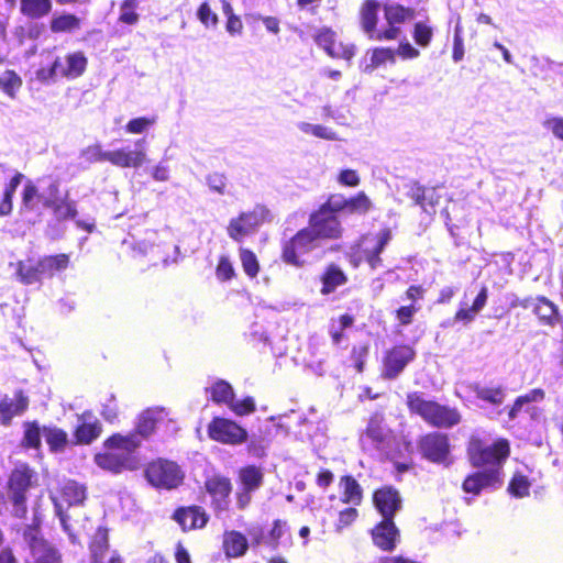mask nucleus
<instances>
[{"label":"nucleus","instance_id":"1","mask_svg":"<svg viewBox=\"0 0 563 563\" xmlns=\"http://www.w3.org/2000/svg\"><path fill=\"white\" fill-rule=\"evenodd\" d=\"M141 446V439L136 434L115 433L104 443V452L95 455V463L102 470L120 473L123 470L136 467L135 452Z\"/></svg>","mask_w":563,"mask_h":563},{"label":"nucleus","instance_id":"2","mask_svg":"<svg viewBox=\"0 0 563 563\" xmlns=\"http://www.w3.org/2000/svg\"><path fill=\"white\" fill-rule=\"evenodd\" d=\"M81 157L88 163L109 162L120 168H139L147 161L145 140H137L134 148L121 147L113 151H104L101 144L96 143L82 150Z\"/></svg>","mask_w":563,"mask_h":563},{"label":"nucleus","instance_id":"3","mask_svg":"<svg viewBox=\"0 0 563 563\" xmlns=\"http://www.w3.org/2000/svg\"><path fill=\"white\" fill-rule=\"evenodd\" d=\"M407 404L411 412L419 415L433 427L451 428L461 421V415L457 409L427 400L418 393L409 394L407 396Z\"/></svg>","mask_w":563,"mask_h":563},{"label":"nucleus","instance_id":"4","mask_svg":"<svg viewBox=\"0 0 563 563\" xmlns=\"http://www.w3.org/2000/svg\"><path fill=\"white\" fill-rule=\"evenodd\" d=\"M468 455L475 467L488 473L496 471L497 477L501 478L503 464L509 455V443L506 440H497L493 444H484L473 439L468 445Z\"/></svg>","mask_w":563,"mask_h":563},{"label":"nucleus","instance_id":"5","mask_svg":"<svg viewBox=\"0 0 563 563\" xmlns=\"http://www.w3.org/2000/svg\"><path fill=\"white\" fill-rule=\"evenodd\" d=\"M58 190L59 184L52 178L27 179L22 191V212L41 216L44 209H49L57 201Z\"/></svg>","mask_w":563,"mask_h":563},{"label":"nucleus","instance_id":"6","mask_svg":"<svg viewBox=\"0 0 563 563\" xmlns=\"http://www.w3.org/2000/svg\"><path fill=\"white\" fill-rule=\"evenodd\" d=\"M321 246L322 243L313 231L309 227L303 228L284 243L283 260L287 264L301 267L306 263L305 256Z\"/></svg>","mask_w":563,"mask_h":563},{"label":"nucleus","instance_id":"7","mask_svg":"<svg viewBox=\"0 0 563 563\" xmlns=\"http://www.w3.org/2000/svg\"><path fill=\"white\" fill-rule=\"evenodd\" d=\"M36 481L35 473L26 464H18L9 478V497L13 503V512L22 518L26 514L25 493Z\"/></svg>","mask_w":563,"mask_h":563},{"label":"nucleus","instance_id":"8","mask_svg":"<svg viewBox=\"0 0 563 563\" xmlns=\"http://www.w3.org/2000/svg\"><path fill=\"white\" fill-rule=\"evenodd\" d=\"M266 221H271L269 210L262 205H257L251 211L242 212L239 217L230 220L228 225V235L236 242L245 236L253 234Z\"/></svg>","mask_w":563,"mask_h":563},{"label":"nucleus","instance_id":"9","mask_svg":"<svg viewBox=\"0 0 563 563\" xmlns=\"http://www.w3.org/2000/svg\"><path fill=\"white\" fill-rule=\"evenodd\" d=\"M145 475L153 486L166 489L177 487L184 478L180 467L175 462L167 460L152 462L147 466Z\"/></svg>","mask_w":563,"mask_h":563},{"label":"nucleus","instance_id":"10","mask_svg":"<svg viewBox=\"0 0 563 563\" xmlns=\"http://www.w3.org/2000/svg\"><path fill=\"white\" fill-rule=\"evenodd\" d=\"M379 3L374 0H366L360 10L361 26L364 33L371 40H396L400 35V29H386L378 31L376 29L378 21Z\"/></svg>","mask_w":563,"mask_h":563},{"label":"nucleus","instance_id":"11","mask_svg":"<svg viewBox=\"0 0 563 563\" xmlns=\"http://www.w3.org/2000/svg\"><path fill=\"white\" fill-rule=\"evenodd\" d=\"M208 435L211 440L230 445H239L247 440V432L236 422L214 417L208 424Z\"/></svg>","mask_w":563,"mask_h":563},{"label":"nucleus","instance_id":"12","mask_svg":"<svg viewBox=\"0 0 563 563\" xmlns=\"http://www.w3.org/2000/svg\"><path fill=\"white\" fill-rule=\"evenodd\" d=\"M419 449L423 457L427 460L449 465L450 459V444L446 434L432 432L422 437L419 441Z\"/></svg>","mask_w":563,"mask_h":563},{"label":"nucleus","instance_id":"13","mask_svg":"<svg viewBox=\"0 0 563 563\" xmlns=\"http://www.w3.org/2000/svg\"><path fill=\"white\" fill-rule=\"evenodd\" d=\"M391 440L390 430L384 424L380 415H374L366 428V431L361 435V443L364 449H375L382 453H387Z\"/></svg>","mask_w":563,"mask_h":563},{"label":"nucleus","instance_id":"14","mask_svg":"<svg viewBox=\"0 0 563 563\" xmlns=\"http://www.w3.org/2000/svg\"><path fill=\"white\" fill-rule=\"evenodd\" d=\"M309 228L321 243L323 240L339 239L342 234V227L336 214L325 209H319L311 213Z\"/></svg>","mask_w":563,"mask_h":563},{"label":"nucleus","instance_id":"15","mask_svg":"<svg viewBox=\"0 0 563 563\" xmlns=\"http://www.w3.org/2000/svg\"><path fill=\"white\" fill-rule=\"evenodd\" d=\"M313 38L316 44L333 58L350 60L355 55V46L350 43H336L335 33L329 27L319 29Z\"/></svg>","mask_w":563,"mask_h":563},{"label":"nucleus","instance_id":"16","mask_svg":"<svg viewBox=\"0 0 563 563\" xmlns=\"http://www.w3.org/2000/svg\"><path fill=\"white\" fill-rule=\"evenodd\" d=\"M87 58L82 52H74L64 58H56L49 69V77H66L75 79L80 77L87 67Z\"/></svg>","mask_w":563,"mask_h":563},{"label":"nucleus","instance_id":"17","mask_svg":"<svg viewBox=\"0 0 563 563\" xmlns=\"http://www.w3.org/2000/svg\"><path fill=\"white\" fill-rule=\"evenodd\" d=\"M415 356L416 352L409 345H397L390 349L384 357V377L396 378Z\"/></svg>","mask_w":563,"mask_h":563},{"label":"nucleus","instance_id":"18","mask_svg":"<svg viewBox=\"0 0 563 563\" xmlns=\"http://www.w3.org/2000/svg\"><path fill=\"white\" fill-rule=\"evenodd\" d=\"M25 539L30 544V558L27 563H60L57 551L46 541L37 537V530L30 528L25 532Z\"/></svg>","mask_w":563,"mask_h":563},{"label":"nucleus","instance_id":"19","mask_svg":"<svg viewBox=\"0 0 563 563\" xmlns=\"http://www.w3.org/2000/svg\"><path fill=\"white\" fill-rule=\"evenodd\" d=\"M206 489L212 498L213 507L218 515L225 511L229 506L231 483L227 477L212 476L206 482Z\"/></svg>","mask_w":563,"mask_h":563},{"label":"nucleus","instance_id":"20","mask_svg":"<svg viewBox=\"0 0 563 563\" xmlns=\"http://www.w3.org/2000/svg\"><path fill=\"white\" fill-rule=\"evenodd\" d=\"M167 416L168 412L165 408H148L139 416L135 431L129 432L128 434H136L142 442L154 432L156 423Z\"/></svg>","mask_w":563,"mask_h":563},{"label":"nucleus","instance_id":"21","mask_svg":"<svg viewBox=\"0 0 563 563\" xmlns=\"http://www.w3.org/2000/svg\"><path fill=\"white\" fill-rule=\"evenodd\" d=\"M374 504L377 510L383 516V519L393 520L396 511H398L400 508L401 499L396 489H393L391 487H386L375 492Z\"/></svg>","mask_w":563,"mask_h":563},{"label":"nucleus","instance_id":"22","mask_svg":"<svg viewBox=\"0 0 563 563\" xmlns=\"http://www.w3.org/2000/svg\"><path fill=\"white\" fill-rule=\"evenodd\" d=\"M467 294L465 292L464 299H466ZM488 299V289L486 286H482L477 296L475 297L472 306L468 305L466 300H462L460 302V308L454 316V321L463 322L464 324H468L474 321L477 313H479L487 303Z\"/></svg>","mask_w":563,"mask_h":563},{"label":"nucleus","instance_id":"23","mask_svg":"<svg viewBox=\"0 0 563 563\" xmlns=\"http://www.w3.org/2000/svg\"><path fill=\"white\" fill-rule=\"evenodd\" d=\"M372 537L378 548L385 551H391L399 540V531L393 520L383 519L382 522L372 530Z\"/></svg>","mask_w":563,"mask_h":563},{"label":"nucleus","instance_id":"24","mask_svg":"<svg viewBox=\"0 0 563 563\" xmlns=\"http://www.w3.org/2000/svg\"><path fill=\"white\" fill-rule=\"evenodd\" d=\"M501 481L503 478L497 477L496 471L488 473L481 470L465 478L463 489L465 493L478 495L483 489L498 487Z\"/></svg>","mask_w":563,"mask_h":563},{"label":"nucleus","instance_id":"25","mask_svg":"<svg viewBox=\"0 0 563 563\" xmlns=\"http://www.w3.org/2000/svg\"><path fill=\"white\" fill-rule=\"evenodd\" d=\"M29 406V398L19 390L13 397H3L0 400V420L2 424H9L14 416L22 415Z\"/></svg>","mask_w":563,"mask_h":563},{"label":"nucleus","instance_id":"26","mask_svg":"<svg viewBox=\"0 0 563 563\" xmlns=\"http://www.w3.org/2000/svg\"><path fill=\"white\" fill-rule=\"evenodd\" d=\"M81 423L75 431L76 442L78 444H89L96 440L101 431V423L89 413H84L80 417Z\"/></svg>","mask_w":563,"mask_h":563},{"label":"nucleus","instance_id":"27","mask_svg":"<svg viewBox=\"0 0 563 563\" xmlns=\"http://www.w3.org/2000/svg\"><path fill=\"white\" fill-rule=\"evenodd\" d=\"M175 520L184 530L202 528L208 521L206 512L200 507H188L175 512Z\"/></svg>","mask_w":563,"mask_h":563},{"label":"nucleus","instance_id":"28","mask_svg":"<svg viewBox=\"0 0 563 563\" xmlns=\"http://www.w3.org/2000/svg\"><path fill=\"white\" fill-rule=\"evenodd\" d=\"M387 29H400L398 25L413 19L415 11L396 2H386L383 7Z\"/></svg>","mask_w":563,"mask_h":563},{"label":"nucleus","instance_id":"29","mask_svg":"<svg viewBox=\"0 0 563 563\" xmlns=\"http://www.w3.org/2000/svg\"><path fill=\"white\" fill-rule=\"evenodd\" d=\"M249 549L246 537L235 530L225 531L223 534V550L228 558H241Z\"/></svg>","mask_w":563,"mask_h":563},{"label":"nucleus","instance_id":"30","mask_svg":"<svg viewBox=\"0 0 563 563\" xmlns=\"http://www.w3.org/2000/svg\"><path fill=\"white\" fill-rule=\"evenodd\" d=\"M69 265L67 254L46 255L38 260V271L42 278H52L56 273L64 272Z\"/></svg>","mask_w":563,"mask_h":563},{"label":"nucleus","instance_id":"31","mask_svg":"<svg viewBox=\"0 0 563 563\" xmlns=\"http://www.w3.org/2000/svg\"><path fill=\"white\" fill-rule=\"evenodd\" d=\"M473 390L476 397L492 406H500L506 396V389L500 385H475Z\"/></svg>","mask_w":563,"mask_h":563},{"label":"nucleus","instance_id":"32","mask_svg":"<svg viewBox=\"0 0 563 563\" xmlns=\"http://www.w3.org/2000/svg\"><path fill=\"white\" fill-rule=\"evenodd\" d=\"M391 240V232L389 229L382 230L375 239V244L372 249H365L366 262L371 266L372 269H376L380 266L382 260L379 257L380 253L384 251L385 246Z\"/></svg>","mask_w":563,"mask_h":563},{"label":"nucleus","instance_id":"33","mask_svg":"<svg viewBox=\"0 0 563 563\" xmlns=\"http://www.w3.org/2000/svg\"><path fill=\"white\" fill-rule=\"evenodd\" d=\"M10 266L15 269L18 280L24 285H33L38 283L42 278L38 271V262L32 264L31 261H19L16 263H10Z\"/></svg>","mask_w":563,"mask_h":563},{"label":"nucleus","instance_id":"34","mask_svg":"<svg viewBox=\"0 0 563 563\" xmlns=\"http://www.w3.org/2000/svg\"><path fill=\"white\" fill-rule=\"evenodd\" d=\"M321 280V294L328 295L334 291L339 286L344 285L347 278L339 266L331 264L325 268Z\"/></svg>","mask_w":563,"mask_h":563},{"label":"nucleus","instance_id":"35","mask_svg":"<svg viewBox=\"0 0 563 563\" xmlns=\"http://www.w3.org/2000/svg\"><path fill=\"white\" fill-rule=\"evenodd\" d=\"M49 27L53 33H73L80 30L81 19L70 13L54 14Z\"/></svg>","mask_w":563,"mask_h":563},{"label":"nucleus","instance_id":"36","mask_svg":"<svg viewBox=\"0 0 563 563\" xmlns=\"http://www.w3.org/2000/svg\"><path fill=\"white\" fill-rule=\"evenodd\" d=\"M207 393L210 395L212 401L217 404H224L229 406L234 398L233 387L223 379L213 380L207 388Z\"/></svg>","mask_w":563,"mask_h":563},{"label":"nucleus","instance_id":"37","mask_svg":"<svg viewBox=\"0 0 563 563\" xmlns=\"http://www.w3.org/2000/svg\"><path fill=\"white\" fill-rule=\"evenodd\" d=\"M343 489L341 501L357 506L362 503L363 492L360 484L352 476H343L340 481Z\"/></svg>","mask_w":563,"mask_h":563},{"label":"nucleus","instance_id":"38","mask_svg":"<svg viewBox=\"0 0 563 563\" xmlns=\"http://www.w3.org/2000/svg\"><path fill=\"white\" fill-rule=\"evenodd\" d=\"M20 11L30 19H40L45 16L52 10L51 0H20Z\"/></svg>","mask_w":563,"mask_h":563},{"label":"nucleus","instance_id":"39","mask_svg":"<svg viewBox=\"0 0 563 563\" xmlns=\"http://www.w3.org/2000/svg\"><path fill=\"white\" fill-rule=\"evenodd\" d=\"M297 129L306 134L312 135L318 139L327 140V141H338V133L329 126L322 124H313L306 121H299L296 123Z\"/></svg>","mask_w":563,"mask_h":563},{"label":"nucleus","instance_id":"40","mask_svg":"<svg viewBox=\"0 0 563 563\" xmlns=\"http://www.w3.org/2000/svg\"><path fill=\"white\" fill-rule=\"evenodd\" d=\"M533 312L547 324H553L559 314L558 307L545 297L536 299Z\"/></svg>","mask_w":563,"mask_h":563},{"label":"nucleus","instance_id":"41","mask_svg":"<svg viewBox=\"0 0 563 563\" xmlns=\"http://www.w3.org/2000/svg\"><path fill=\"white\" fill-rule=\"evenodd\" d=\"M43 437L53 452H62L68 443L67 433L56 427H44Z\"/></svg>","mask_w":563,"mask_h":563},{"label":"nucleus","instance_id":"42","mask_svg":"<svg viewBox=\"0 0 563 563\" xmlns=\"http://www.w3.org/2000/svg\"><path fill=\"white\" fill-rule=\"evenodd\" d=\"M62 498L69 506L79 505L86 498V489L75 481H67L62 487Z\"/></svg>","mask_w":563,"mask_h":563},{"label":"nucleus","instance_id":"43","mask_svg":"<svg viewBox=\"0 0 563 563\" xmlns=\"http://www.w3.org/2000/svg\"><path fill=\"white\" fill-rule=\"evenodd\" d=\"M240 482L242 487L247 490H256L263 484V473L256 466H246L240 471Z\"/></svg>","mask_w":563,"mask_h":563},{"label":"nucleus","instance_id":"44","mask_svg":"<svg viewBox=\"0 0 563 563\" xmlns=\"http://www.w3.org/2000/svg\"><path fill=\"white\" fill-rule=\"evenodd\" d=\"M395 52L391 48L377 47L366 53L365 58L369 57V64L365 70H373L386 63H395Z\"/></svg>","mask_w":563,"mask_h":563},{"label":"nucleus","instance_id":"45","mask_svg":"<svg viewBox=\"0 0 563 563\" xmlns=\"http://www.w3.org/2000/svg\"><path fill=\"white\" fill-rule=\"evenodd\" d=\"M21 86L22 79L13 70H5L0 75V89L10 98H15Z\"/></svg>","mask_w":563,"mask_h":563},{"label":"nucleus","instance_id":"46","mask_svg":"<svg viewBox=\"0 0 563 563\" xmlns=\"http://www.w3.org/2000/svg\"><path fill=\"white\" fill-rule=\"evenodd\" d=\"M372 208V201L365 192L347 198L345 212L349 214H365Z\"/></svg>","mask_w":563,"mask_h":563},{"label":"nucleus","instance_id":"47","mask_svg":"<svg viewBox=\"0 0 563 563\" xmlns=\"http://www.w3.org/2000/svg\"><path fill=\"white\" fill-rule=\"evenodd\" d=\"M409 195L413 199L415 205L420 206L424 212L431 213L434 211L433 191L430 195H428L427 190L423 187L415 185L411 187Z\"/></svg>","mask_w":563,"mask_h":563},{"label":"nucleus","instance_id":"48","mask_svg":"<svg viewBox=\"0 0 563 563\" xmlns=\"http://www.w3.org/2000/svg\"><path fill=\"white\" fill-rule=\"evenodd\" d=\"M53 210L54 216L58 220L70 219L76 216V209L73 202L66 200L60 191L57 192V201L49 207Z\"/></svg>","mask_w":563,"mask_h":563},{"label":"nucleus","instance_id":"49","mask_svg":"<svg viewBox=\"0 0 563 563\" xmlns=\"http://www.w3.org/2000/svg\"><path fill=\"white\" fill-rule=\"evenodd\" d=\"M91 555H92V562L98 563L102 562L103 554L108 550V536L104 530L99 529L91 542L90 545Z\"/></svg>","mask_w":563,"mask_h":563},{"label":"nucleus","instance_id":"50","mask_svg":"<svg viewBox=\"0 0 563 563\" xmlns=\"http://www.w3.org/2000/svg\"><path fill=\"white\" fill-rule=\"evenodd\" d=\"M240 261L243 267L244 273L250 277L254 278L257 276L260 271V264L256 255L244 247L240 249Z\"/></svg>","mask_w":563,"mask_h":563},{"label":"nucleus","instance_id":"51","mask_svg":"<svg viewBox=\"0 0 563 563\" xmlns=\"http://www.w3.org/2000/svg\"><path fill=\"white\" fill-rule=\"evenodd\" d=\"M43 429L35 421L24 423L23 444L29 448L37 449L41 445Z\"/></svg>","mask_w":563,"mask_h":563},{"label":"nucleus","instance_id":"52","mask_svg":"<svg viewBox=\"0 0 563 563\" xmlns=\"http://www.w3.org/2000/svg\"><path fill=\"white\" fill-rule=\"evenodd\" d=\"M412 36L419 46L427 47L432 40L433 30L424 22H418L415 24Z\"/></svg>","mask_w":563,"mask_h":563},{"label":"nucleus","instance_id":"53","mask_svg":"<svg viewBox=\"0 0 563 563\" xmlns=\"http://www.w3.org/2000/svg\"><path fill=\"white\" fill-rule=\"evenodd\" d=\"M530 483L528 478L523 475L516 474L508 487V490L511 495L521 498L529 495Z\"/></svg>","mask_w":563,"mask_h":563},{"label":"nucleus","instance_id":"54","mask_svg":"<svg viewBox=\"0 0 563 563\" xmlns=\"http://www.w3.org/2000/svg\"><path fill=\"white\" fill-rule=\"evenodd\" d=\"M236 416H246L255 411V400L253 397H245L242 400H234L228 406Z\"/></svg>","mask_w":563,"mask_h":563},{"label":"nucleus","instance_id":"55","mask_svg":"<svg viewBox=\"0 0 563 563\" xmlns=\"http://www.w3.org/2000/svg\"><path fill=\"white\" fill-rule=\"evenodd\" d=\"M156 122V119L153 118H146V117H140L132 119L128 122L125 125V130L128 133L132 134H141L145 131H147L151 126H153Z\"/></svg>","mask_w":563,"mask_h":563},{"label":"nucleus","instance_id":"56","mask_svg":"<svg viewBox=\"0 0 563 563\" xmlns=\"http://www.w3.org/2000/svg\"><path fill=\"white\" fill-rule=\"evenodd\" d=\"M216 276L221 282H228L235 276V269L232 262L225 255H222L216 268Z\"/></svg>","mask_w":563,"mask_h":563},{"label":"nucleus","instance_id":"57","mask_svg":"<svg viewBox=\"0 0 563 563\" xmlns=\"http://www.w3.org/2000/svg\"><path fill=\"white\" fill-rule=\"evenodd\" d=\"M137 1L125 0L120 8V21L126 24L136 23L139 15L136 13Z\"/></svg>","mask_w":563,"mask_h":563},{"label":"nucleus","instance_id":"58","mask_svg":"<svg viewBox=\"0 0 563 563\" xmlns=\"http://www.w3.org/2000/svg\"><path fill=\"white\" fill-rule=\"evenodd\" d=\"M358 516V511L354 507L345 508L339 512V519L335 523V531L341 533L345 528L352 525Z\"/></svg>","mask_w":563,"mask_h":563},{"label":"nucleus","instance_id":"59","mask_svg":"<svg viewBox=\"0 0 563 563\" xmlns=\"http://www.w3.org/2000/svg\"><path fill=\"white\" fill-rule=\"evenodd\" d=\"M346 201L347 198L342 195H332L319 209H325L329 212H333V214L340 211L345 212Z\"/></svg>","mask_w":563,"mask_h":563},{"label":"nucleus","instance_id":"60","mask_svg":"<svg viewBox=\"0 0 563 563\" xmlns=\"http://www.w3.org/2000/svg\"><path fill=\"white\" fill-rule=\"evenodd\" d=\"M419 311V307L416 303L402 306L396 311L397 320L401 325H408L411 323L413 316Z\"/></svg>","mask_w":563,"mask_h":563},{"label":"nucleus","instance_id":"61","mask_svg":"<svg viewBox=\"0 0 563 563\" xmlns=\"http://www.w3.org/2000/svg\"><path fill=\"white\" fill-rule=\"evenodd\" d=\"M198 19L202 24L206 26L209 25H217L218 23V16L217 14L211 10L210 5L207 2H203L197 12Z\"/></svg>","mask_w":563,"mask_h":563},{"label":"nucleus","instance_id":"62","mask_svg":"<svg viewBox=\"0 0 563 563\" xmlns=\"http://www.w3.org/2000/svg\"><path fill=\"white\" fill-rule=\"evenodd\" d=\"M101 416L109 422H113L118 418V405L113 395H110L102 404Z\"/></svg>","mask_w":563,"mask_h":563},{"label":"nucleus","instance_id":"63","mask_svg":"<svg viewBox=\"0 0 563 563\" xmlns=\"http://www.w3.org/2000/svg\"><path fill=\"white\" fill-rule=\"evenodd\" d=\"M338 181L343 186L356 187L360 184V177L356 170L343 169L338 176Z\"/></svg>","mask_w":563,"mask_h":563},{"label":"nucleus","instance_id":"64","mask_svg":"<svg viewBox=\"0 0 563 563\" xmlns=\"http://www.w3.org/2000/svg\"><path fill=\"white\" fill-rule=\"evenodd\" d=\"M544 126L550 130L555 137L563 141V118L554 117L544 122Z\"/></svg>","mask_w":563,"mask_h":563}]
</instances>
